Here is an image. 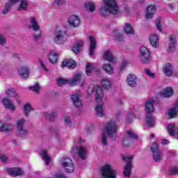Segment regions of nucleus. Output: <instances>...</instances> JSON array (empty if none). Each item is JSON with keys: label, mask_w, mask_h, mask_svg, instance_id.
Instances as JSON below:
<instances>
[{"label": "nucleus", "mask_w": 178, "mask_h": 178, "mask_svg": "<svg viewBox=\"0 0 178 178\" xmlns=\"http://www.w3.org/2000/svg\"><path fill=\"white\" fill-rule=\"evenodd\" d=\"M105 131L106 132H103L102 134L100 140L103 145L106 146L108 145L106 134L110 137V138H113V140H115V137H116V132L118 131L116 122L113 120L108 121L106 126Z\"/></svg>", "instance_id": "obj_1"}, {"label": "nucleus", "mask_w": 178, "mask_h": 178, "mask_svg": "<svg viewBox=\"0 0 178 178\" xmlns=\"http://www.w3.org/2000/svg\"><path fill=\"white\" fill-rule=\"evenodd\" d=\"M154 104H155V100L154 98H150L146 100L145 104V111L147 113L146 124L148 127H155V118L152 115V113L155 112Z\"/></svg>", "instance_id": "obj_2"}, {"label": "nucleus", "mask_w": 178, "mask_h": 178, "mask_svg": "<svg viewBox=\"0 0 178 178\" xmlns=\"http://www.w3.org/2000/svg\"><path fill=\"white\" fill-rule=\"evenodd\" d=\"M104 6L100 8V13L105 16V13H111V15H118L119 13V6L116 0H104Z\"/></svg>", "instance_id": "obj_3"}, {"label": "nucleus", "mask_w": 178, "mask_h": 178, "mask_svg": "<svg viewBox=\"0 0 178 178\" xmlns=\"http://www.w3.org/2000/svg\"><path fill=\"white\" fill-rule=\"evenodd\" d=\"M95 95L97 102L102 103L104 101V90L100 86L94 87L93 85L89 86L88 89V95Z\"/></svg>", "instance_id": "obj_4"}, {"label": "nucleus", "mask_w": 178, "mask_h": 178, "mask_svg": "<svg viewBox=\"0 0 178 178\" xmlns=\"http://www.w3.org/2000/svg\"><path fill=\"white\" fill-rule=\"evenodd\" d=\"M29 29H31V30H33L35 33L33 35L35 41H40L41 38V28L40 27V24H38V21H37V19L34 17H31L30 18V24L28 26Z\"/></svg>", "instance_id": "obj_5"}, {"label": "nucleus", "mask_w": 178, "mask_h": 178, "mask_svg": "<svg viewBox=\"0 0 178 178\" xmlns=\"http://www.w3.org/2000/svg\"><path fill=\"white\" fill-rule=\"evenodd\" d=\"M83 75L80 73L76 74L70 80L65 79L63 78L57 79V83L60 87L65 86V84H70V86H76L77 83L81 81Z\"/></svg>", "instance_id": "obj_6"}, {"label": "nucleus", "mask_w": 178, "mask_h": 178, "mask_svg": "<svg viewBox=\"0 0 178 178\" xmlns=\"http://www.w3.org/2000/svg\"><path fill=\"white\" fill-rule=\"evenodd\" d=\"M118 173L109 164H106L102 168L100 178H116Z\"/></svg>", "instance_id": "obj_7"}, {"label": "nucleus", "mask_w": 178, "mask_h": 178, "mask_svg": "<svg viewBox=\"0 0 178 178\" xmlns=\"http://www.w3.org/2000/svg\"><path fill=\"white\" fill-rule=\"evenodd\" d=\"M53 41L57 45L66 44V41H67V35H66V31L60 29H56Z\"/></svg>", "instance_id": "obj_8"}, {"label": "nucleus", "mask_w": 178, "mask_h": 178, "mask_svg": "<svg viewBox=\"0 0 178 178\" xmlns=\"http://www.w3.org/2000/svg\"><path fill=\"white\" fill-rule=\"evenodd\" d=\"M122 160L127 162V164L124 168V176L125 177H130L131 174V161H133V156H122Z\"/></svg>", "instance_id": "obj_9"}, {"label": "nucleus", "mask_w": 178, "mask_h": 178, "mask_svg": "<svg viewBox=\"0 0 178 178\" xmlns=\"http://www.w3.org/2000/svg\"><path fill=\"white\" fill-rule=\"evenodd\" d=\"M61 166H63L68 173H72L74 171V165L72 159L69 157H65L62 160Z\"/></svg>", "instance_id": "obj_10"}, {"label": "nucleus", "mask_w": 178, "mask_h": 178, "mask_svg": "<svg viewBox=\"0 0 178 178\" xmlns=\"http://www.w3.org/2000/svg\"><path fill=\"white\" fill-rule=\"evenodd\" d=\"M140 52L141 62H143V63H148V62H149V58H151V52H149V50L147 47L142 46L140 48Z\"/></svg>", "instance_id": "obj_11"}, {"label": "nucleus", "mask_w": 178, "mask_h": 178, "mask_svg": "<svg viewBox=\"0 0 178 178\" xmlns=\"http://www.w3.org/2000/svg\"><path fill=\"white\" fill-rule=\"evenodd\" d=\"M24 123H26V120L24 118H21L17 121V129L20 137L27 136V129H24Z\"/></svg>", "instance_id": "obj_12"}, {"label": "nucleus", "mask_w": 178, "mask_h": 178, "mask_svg": "<svg viewBox=\"0 0 178 178\" xmlns=\"http://www.w3.org/2000/svg\"><path fill=\"white\" fill-rule=\"evenodd\" d=\"M165 115L167 119L176 118L178 115V102L175 104L174 107L167 108Z\"/></svg>", "instance_id": "obj_13"}, {"label": "nucleus", "mask_w": 178, "mask_h": 178, "mask_svg": "<svg viewBox=\"0 0 178 178\" xmlns=\"http://www.w3.org/2000/svg\"><path fill=\"white\" fill-rule=\"evenodd\" d=\"M134 138H137V135L136 133L131 130L128 131L127 134H125L124 136L123 145L126 147H129V145L130 143H131V141H133V139Z\"/></svg>", "instance_id": "obj_14"}, {"label": "nucleus", "mask_w": 178, "mask_h": 178, "mask_svg": "<svg viewBox=\"0 0 178 178\" xmlns=\"http://www.w3.org/2000/svg\"><path fill=\"white\" fill-rule=\"evenodd\" d=\"M151 150L153 153V159L154 162H159V161L162 159V154H161V152L159 151L158 144L154 143L151 147Z\"/></svg>", "instance_id": "obj_15"}, {"label": "nucleus", "mask_w": 178, "mask_h": 178, "mask_svg": "<svg viewBox=\"0 0 178 178\" xmlns=\"http://www.w3.org/2000/svg\"><path fill=\"white\" fill-rule=\"evenodd\" d=\"M72 155L76 154L81 159H86V155L87 154V150L83 147H73L72 149Z\"/></svg>", "instance_id": "obj_16"}, {"label": "nucleus", "mask_w": 178, "mask_h": 178, "mask_svg": "<svg viewBox=\"0 0 178 178\" xmlns=\"http://www.w3.org/2000/svg\"><path fill=\"white\" fill-rule=\"evenodd\" d=\"M80 23V17L76 15H71L68 19V24L71 27L77 28Z\"/></svg>", "instance_id": "obj_17"}, {"label": "nucleus", "mask_w": 178, "mask_h": 178, "mask_svg": "<svg viewBox=\"0 0 178 178\" xmlns=\"http://www.w3.org/2000/svg\"><path fill=\"white\" fill-rule=\"evenodd\" d=\"M7 173L13 177H16L17 176H22V175H24L23 170L19 168H8Z\"/></svg>", "instance_id": "obj_18"}, {"label": "nucleus", "mask_w": 178, "mask_h": 178, "mask_svg": "<svg viewBox=\"0 0 178 178\" xmlns=\"http://www.w3.org/2000/svg\"><path fill=\"white\" fill-rule=\"evenodd\" d=\"M6 94L9 98H15L17 104H20V97L17 93H16V90L15 89L12 88H8L6 91Z\"/></svg>", "instance_id": "obj_19"}, {"label": "nucleus", "mask_w": 178, "mask_h": 178, "mask_svg": "<svg viewBox=\"0 0 178 178\" xmlns=\"http://www.w3.org/2000/svg\"><path fill=\"white\" fill-rule=\"evenodd\" d=\"M163 73L167 77H170L173 74V65L167 63L163 67Z\"/></svg>", "instance_id": "obj_20"}, {"label": "nucleus", "mask_w": 178, "mask_h": 178, "mask_svg": "<svg viewBox=\"0 0 178 178\" xmlns=\"http://www.w3.org/2000/svg\"><path fill=\"white\" fill-rule=\"evenodd\" d=\"M80 95H81L80 92L72 95V99L76 108H81L83 106V102L80 99Z\"/></svg>", "instance_id": "obj_21"}, {"label": "nucleus", "mask_w": 178, "mask_h": 178, "mask_svg": "<svg viewBox=\"0 0 178 178\" xmlns=\"http://www.w3.org/2000/svg\"><path fill=\"white\" fill-rule=\"evenodd\" d=\"M159 95L161 98H169L173 95V88L167 87L160 92Z\"/></svg>", "instance_id": "obj_22"}, {"label": "nucleus", "mask_w": 178, "mask_h": 178, "mask_svg": "<svg viewBox=\"0 0 178 178\" xmlns=\"http://www.w3.org/2000/svg\"><path fill=\"white\" fill-rule=\"evenodd\" d=\"M155 12H156V8L154 5H149L147 8V11L145 14L146 19H152V16L155 15Z\"/></svg>", "instance_id": "obj_23"}, {"label": "nucleus", "mask_w": 178, "mask_h": 178, "mask_svg": "<svg viewBox=\"0 0 178 178\" xmlns=\"http://www.w3.org/2000/svg\"><path fill=\"white\" fill-rule=\"evenodd\" d=\"M176 37L174 35L169 36V46L167 49L168 52H173L176 46Z\"/></svg>", "instance_id": "obj_24"}, {"label": "nucleus", "mask_w": 178, "mask_h": 178, "mask_svg": "<svg viewBox=\"0 0 178 178\" xmlns=\"http://www.w3.org/2000/svg\"><path fill=\"white\" fill-rule=\"evenodd\" d=\"M150 44L153 48H159V38L158 35L154 33L149 37Z\"/></svg>", "instance_id": "obj_25"}, {"label": "nucleus", "mask_w": 178, "mask_h": 178, "mask_svg": "<svg viewBox=\"0 0 178 178\" xmlns=\"http://www.w3.org/2000/svg\"><path fill=\"white\" fill-rule=\"evenodd\" d=\"M89 41L90 45L89 55L90 56H92V55H94V51H95V48L97 47V41L95 40V38H94V36H90Z\"/></svg>", "instance_id": "obj_26"}, {"label": "nucleus", "mask_w": 178, "mask_h": 178, "mask_svg": "<svg viewBox=\"0 0 178 178\" xmlns=\"http://www.w3.org/2000/svg\"><path fill=\"white\" fill-rule=\"evenodd\" d=\"M137 77L133 74H129L127 77V83L129 87H136L137 86Z\"/></svg>", "instance_id": "obj_27"}, {"label": "nucleus", "mask_w": 178, "mask_h": 178, "mask_svg": "<svg viewBox=\"0 0 178 178\" xmlns=\"http://www.w3.org/2000/svg\"><path fill=\"white\" fill-rule=\"evenodd\" d=\"M62 67H68V69H74L77 66L76 62L73 60H65L62 63Z\"/></svg>", "instance_id": "obj_28"}, {"label": "nucleus", "mask_w": 178, "mask_h": 178, "mask_svg": "<svg viewBox=\"0 0 178 178\" xmlns=\"http://www.w3.org/2000/svg\"><path fill=\"white\" fill-rule=\"evenodd\" d=\"M2 103L3 104L6 109H10V111H15V104H13L12 101L9 100V99L8 98L3 99Z\"/></svg>", "instance_id": "obj_29"}, {"label": "nucleus", "mask_w": 178, "mask_h": 178, "mask_svg": "<svg viewBox=\"0 0 178 178\" xmlns=\"http://www.w3.org/2000/svg\"><path fill=\"white\" fill-rule=\"evenodd\" d=\"M96 115L98 118H102V116H105V113L104 112V104L101 103L100 104H97L95 107Z\"/></svg>", "instance_id": "obj_30"}, {"label": "nucleus", "mask_w": 178, "mask_h": 178, "mask_svg": "<svg viewBox=\"0 0 178 178\" xmlns=\"http://www.w3.org/2000/svg\"><path fill=\"white\" fill-rule=\"evenodd\" d=\"M40 156H42L43 161H44L46 165H49L51 162V156L48 155L47 149H42L40 153Z\"/></svg>", "instance_id": "obj_31"}, {"label": "nucleus", "mask_w": 178, "mask_h": 178, "mask_svg": "<svg viewBox=\"0 0 178 178\" xmlns=\"http://www.w3.org/2000/svg\"><path fill=\"white\" fill-rule=\"evenodd\" d=\"M30 73V69L27 67H22L19 70V74L22 79H27Z\"/></svg>", "instance_id": "obj_32"}, {"label": "nucleus", "mask_w": 178, "mask_h": 178, "mask_svg": "<svg viewBox=\"0 0 178 178\" xmlns=\"http://www.w3.org/2000/svg\"><path fill=\"white\" fill-rule=\"evenodd\" d=\"M12 130H13V124H5L0 122V131H12Z\"/></svg>", "instance_id": "obj_33"}, {"label": "nucleus", "mask_w": 178, "mask_h": 178, "mask_svg": "<svg viewBox=\"0 0 178 178\" xmlns=\"http://www.w3.org/2000/svg\"><path fill=\"white\" fill-rule=\"evenodd\" d=\"M83 45L84 42L83 40L78 41L72 48L73 52H74V54H79V52L81 51V47Z\"/></svg>", "instance_id": "obj_34"}, {"label": "nucleus", "mask_w": 178, "mask_h": 178, "mask_svg": "<svg viewBox=\"0 0 178 178\" xmlns=\"http://www.w3.org/2000/svg\"><path fill=\"white\" fill-rule=\"evenodd\" d=\"M101 85L104 90H109L111 86H112V81L109 79H104L102 80Z\"/></svg>", "instance_id": "obj_35"}, {"label": "nucleus", "mask_w": 178, "mask_h": 178, "mask_svg": "<svg viewBox=\"0 0 178 178\" xmlns=\"http://www.w3.org/2000/svg\"><path fill=\"white\" fill-rule=\"evenodd\" d=\"M103 58L108 62H113V54H112V51H111V50H107L104 51Z\"/></svg>", "instance_id": "obj_36"}, {"label": "nucleus", "mask_w": 178, "mask_h": 178, "mask_svg": "<svg viewBox=\"0 0 178 178\" xmlns=\"http://www.w3.org/2000/svg\"><path fill=\"white\" fill-rule=\"evenodd\" d=\"M49 60L51 63H56L58 60V54L55 51H51L49 55Z\"/></svg>", "instance_id": "obj_37"}, {"label": "nucleus", "mask_w": 178, "mask_h": 178, "mask_svg": "<svg viewBox=\"0 0 178 178\" xmlns=\"http://www.w3.org/2000/svg\"><path fill=\"white\" fill-rule=\"evenodd\" d=\"M17 1L19 0H10V3H6L5 8L3 10V13L6 15V13H8L10 9V6H12V5H15V3H17Z\"/></svg>", "instance_id": "obj_38"}, {"label": "nucleus", "mask_w": 178, "mask_h": 178, "mask_svg": "<svg viewBox=\"0 0 178 178\" xmlns=\"http://www.w3.org/2000/svg\"><path fill=\"white\" fill-rule=\"evenodd\" d=\"M124 31L126 34H130L133 35L134 34V30L133 29V26L130 24H125Z\"/></svg>", "instance_id": "obj_39"}, {"label": "nucleus", "mask_w": 178, "mask_h": 178, "mask_svg": "<svg viewBox=\"0 0 178 178\" xmlns=\"http://www.w3.org/2000/svg\"><path fill=\"white\" fill-rule=\"evenodd\" d=\"M28 6L29 3H27V0H21L19 1V6L18 8V10H26Z\"/></svg>", "instance_id": "obj_40"}, {"label": "nucleus", "mask_w": 178, "mask_h": 178, "mask_svg": "<svg viewBox=\"0 0 178 178\" xmlns=\"http://www.w3.org/2000/svg\"><path fill=\"white\" fill-rule=\"evenodd\" d=\"M175 124H169L167 126V130L170 136H175V134H177L176 130H175Z\"/></svg>", "instance_id": "obj_41"}, {"label": "nucleus", "mask_w": 178, "mask_h": 178, "mask_svg": "<svg viewBox=\"0 0 178 178\" xmlns=\"http://www.w3.org/2000/svg\"><path fill=\"white\" fill-rule=\"evenodd\" d=\"M103 70L108 73V74H113V67L111 66V64H104L103 65Z\"/></svg>", "instance_id": "obj_42"}, {"label": "nucleus", "mask_w": 178, "mask_h": 178, "mask_svg": "<svg viewBox=\"0 0 178 178\" xmlns=\"http://www.w3.org/2000/svg\"><path fill=\"white\" fill-rule=\"evenodd\" d=\"M85 8L89 12H94L95 10V4L92 2H88L85 4Z\"/></svg>", "instance_id": "obj_43"}, {"label": "nucleus", "mask_w": 178, "mask_h": 178, "mask_svg": "<svg viewBox=\"0 0 178 178\" xmlns=\"http://www.w3.org/2000/svg\"><path fill=\"white\" fill-rule=\"evenodd\" d=\"M93 72H94V65H92V64L91 63H88L86 65V74L88 76H91Z\"/></svg>", "instance_id": "obj_44"}, {"label": "nucleus", "mask_w": 178, "mask_h": 178, "mask_svg": "<svg viewBox=\"0 0 178 178\" xmlns=\"http://www.w3.org/2000/svg\"><path fill=\"white\" fill-rule=\"evenodd\" d=\"M24 111L26 116H29V113L33 111V107L31 106V104L30 103H27L24 105Z\"/></svg>", "instance_id": "obj_45"}, {"label": "nucleus", "mask_w": 178, "mask_h": 178, "mask_svg": "<svg viewBox=\"0 0 178 178\" xmlns=\"http://www.w3.org/2000/svg\"><path fill=\"white\" fill-rule=\"evenodd\" d=\"M29 90H31V91H33L34 92H40V85H38V83H35V85L30 86L29 87Z\"/></svg>", "instance_id": "obj_46"}, {"label": "nucleus", "mask_w": 178, "mask_h": 178, "mask_svg": "<svg viewBox=\"0 0 178 178\" xmlns=\"http://www.w3.org/2000/svg\"><path fill=\"white\" fill-rule=\"evenodd\" d=\"M156 29L157 30H159V31H160V33H162V21L160 19H158L156 20Z\"/></svg>", "instance_id": "obj_47"}, {"label": "nucleus", "mask_w": 178, "mask_h": 178, "mask_svg": "<svg viewBox=\"0 0 178 178\" xmlns=\"http://www.w3.org/2000/svg\"><path fill=\"white\" fill-rule=\"evenodd\" d=\"M55 116H56V113H51L50 114L49 113H44L46 119H49V120H52Z\"/></svg>", "instance_id": "obj_48"}, {"label": "nucleus", "mask_w": 178, "mask_h": 178, "mask_svg": "<svg viewBox=\"0 0 178 178\" xmlns=\"http://www.w3.org/2000/svg\"><path fill=\"white\" fill-rule=\"evenodd\" d=\"M145 73L147 74V76H148V77H150L151 79H155V74L152 73L149 70H145Z\"/></svg>", "instance_id": "obj_49"}, {"label": "nucleus", "mask_w": 178, "mask_h": 178, "mask_svg": "<svg viewBox=\"0 0 178 178\" xmlns=\"http://www.w3.org/2000/svg\"><path fill=\"white\" fill-rule=\"evenodd\" d=\"M127 66H129V61L127 60H123L120 67V70H123V69H126Z\"/></svg>", "instance_id": "obj_50"}, {"label": "nucleus", "mask_w": 178, "mask_h": 178, "mask_svg": "<svg viewBox=\"0 0 178 178\" xmlns=\"http://www.w3.org/2000/svg\"><path fill=\"white\" fill-rule=\"evenodd\" d=\"M65 0H54V6H58L59 5H63L65 3Z\"/></svg>", "instance_id": "obj_51"}, {"label": "nucleus", "mask_w": 178, "mask_h": 178, "mask_svg": "<svg viewBox=\"0 0 178 178\" xmlns=\"http://www.w3.org/2000/svg\"><path fill=\"white\" fill-rule=\"evenodd\" d=\"M6 44V38L0 34V45H5Z\"/></svg>", "instance_id": "obj_52"}, {"label": "nucleus", "mask_w": 178, "mask_h": 178, "mask_svg": "<svg viewBox=\"0 0 178 178\" xmlns=\"http://www.w3.org/2000/svg\"><path fill=\"white\" fill-rule=\"evenodd\" d=\"M39 63H40L42 69H43V70H44V72H48V70L47 69V67H45V64H44V62L42 61V60L40 59Z\"/></svg>", "instance_id": "obj_53"}, {"label": "nucleus", "mask_w": 178, "mask_h": 178, "mask_svg": "<svg viewBox=\"0 0 178 178\" xmlns=\"http://www.w3.org/2000/svg\"><path fill=\"white\" fill-rule=\"evenodd\" d=\"M133 119H134V115L130 114L127 118V122L128 123H130V122H133Z\"/></svg>", "instance_id": "obj_54"}, {"label": "nucleus", "mask_w": 178, "mask_h": 178, "mask_svg": "<svg viewBox=\"0 0 178 178\" xmlns=\"http://www.w3.org/2000/svg\"><path fill=\"white\" fill-rule=\"evenodd\" d=\"M171 175H177L178 173V167L172 168L170 170Z\"/></svg>", "instance_id": "obj_55"}, {"label": "nucleus", "mask_w": 178, "mask_h": 178, "mask_svg": "<svg viewBox=\"0 0 178 178\" xmlns=\"http://www.w3.org/2000/svg\"><path fill=\"white\" fill-rule=\"evenodd\" d=\"M124 13L126 16H130V8H129V7H125Z\"/></svg>", "instance_id": "obj_56"}, {"label": "nucleus", "mask_w": 178, "mask_h": 178, "mask_svg": "<svg viewBox=\"0 0 178 178\" xmlns=\"http://www.w3.org/2000/svg\"><path fill=\"white\" fill-rule=\"evenodd\" d=\"M114 35H115L117 40H118V41H120V38H122V35L119 34L118 32H115Z\"/></svg>", "instance_id": "obj_57"}, {"label": "nucleus", "mask_w": 178, "mask_h": 178, "mask_svg": "<svg viewBox=\"0 0 178 178\" xmlns=\"http://www.w3.org/2000/svg\"><path fill=\"white\" fill-rule=\"evenodd\" d=\"M170 142H169L168 140H165V139H163L161 140V144H163V145H166L167 144H169Z\"/></svg>", "instance_id": "obj_58"}, {"label": "nucleus", "mask_w": 178, "mask_h": 178, "mask_svg": "<svg viewBox=\"0 0 178 178\" xmlns=\"http://www.w3.org/2000/svg\"><path fill=\"white\" fill-rule=\"evenodd\" d=\"M65 122L66 124H69V123H70V118L66 117L65 119Z\"/></svg>", "instance_id": "obj_59"}, {"label": "nucleus", "mask_w": 178, "mask_h": 178, "mask_svg": "<svg viewBox=\"0 0 178 178\" xmlns=\"http://www.w3.org/2000/svg\"><path fill=\"white\" fill-rule=\"evenodd\" d=\"M55 178H66V177H65V175H57L56 176H54Z\"/></svg>", "instance_id": "obj_60"}, {"label": "nucleus", "mask_w": 178, "mask_h": 178, "mask_svg": "<svg viewBox=\"0 0 178 178\" xmlns=\"http://www.w3.org/2000/svg\"><path fill=\"white\" fill-rule=\"evenodd\" d=\"M10 119H12V118L10 115H8L4 118V122H9Z\"/></svg>", "instance_id": "obj_61"}, {"label": "nucleus", "mask_w": 178, "mask_h": 178, "mask_svg": "<svg viewBox=\"0 0 178 178\" xmlns=\"http://www.w3.org/2000/svg\"><path fill=\"white\" fill-rule=\"evenodd\" d=\"M13 57H14V58H19V55H18V54H13Z\"/></svg>", "instance_id": "obj_62"}, {"label": "nucleus", "mask_w": 178, "mask_h": 178, "mask_svg": "<svg viewBox=\"0 0 178 178\" xmlns=\"http://www.w3.org/2000/svg\"><path fill=\"white\" fill-rule=\"evenodd\" d=\"M118 104H123V102H122V100H118Z\"/></svg>", "instance_id": "obj_63"}, {"label": "nucleus", "mask_w": 178, "mask_h": 178, "mask_svg": "<svg viewBox=\"0 0 178 178\" xmlns=\"http://www.w3.org/2000/svg\"><path fill=\"white\" fill-rule=\"evenodd\" d=\"M153 137H155L154 134H152V138H153Z\"/></svg>", "instance_id": "obj_64"}]
</instances>
